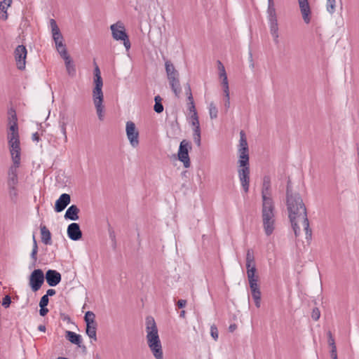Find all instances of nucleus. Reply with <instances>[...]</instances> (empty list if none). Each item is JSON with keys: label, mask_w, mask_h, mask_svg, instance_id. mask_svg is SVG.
<instances>
[{"label": "nucleus", "mask_w": 359, "mask_h": 359, "mask_svg": "<svg viewBox=\"0 0 359 359\" xmlns=\"http://www.w3.org/2000/svg\"><path fill=\"white\" fill-rule=\"evenodd\" d=\"M286 198L289 218L295 236H299L300 233L299 224H301L304 229L306 238L308 241L311 240L312 231L309 227L306 206L299 194L292 191L290 181H288L287 184Z\"/></svg>", "instance_id": "f257e3e1"}, {"label": "nucleus", "mask_w": 359, "mask_h": 359, "mask_svg": "<svg viewBox=\"0 0 359 359\" xmlns=\"http://www.w3.org/2000/svg\"><path fill=\"white\" fill-rule=\"evenodd\" d=\"M147 342L151 352L156 359H163L161 342L158 328L153 317L146 318Z\"/></svg>", "instance_id": "f03ea898"}, {"label": "nucleus", "mask_w": 359, "mask_h": 359, "mask_svg": "<svg viewBox=\"0 0 359 359\" xmlns=\"http://www.w3.org/2000/svg\"><path fill=\"white\" fill-rule=\"evenodd\" d=\"M95 87L93 90V100L100 121L104 119V106L102 104L104 95L102 93V79L101 76L94 77Z\"/></svg>", "instance_id": "7ed1b4c3"}, {"label": "nucleus", "mask_w": 359, "mask_h": 359, "mask_svg": "<svg viewBox=\"0 0 359 359\" xmlns=\"http://www.w3.org/2000/svg\"><path fill=\"white\" fill-rule=\"evenodd\" d=\"M250 174V161H238V175L241 187L245 193L249 191Z\"/></svg>", "instance_id": "20e7f679"}, {"label": "nucleus", "mask_w": 359, "mask_h": 359, "mask_svg": "<svg viewBox=\"0 0 359 359\" xmlns=\"http://www.w3.org/2000/svg\"><path fill=\"white\" fill-rule=\"evenodd\" d=\"M110 29L113 38L117 41H123L126 50H129L131 44L123 22L118 21L115 24L111 25Z\"/></svg>", "instance_id": "39448f33"}, {"label": "nucleus", "mask_w": 359, "mask_h": 359, "mask_svg": "<svg viewBox=\"0 0 359 359\" xmlns=\"http://www.w3.org/2000/svg\"><path fill=\"white\" fill-rule=\"evenodd\" d=\"M8 139L12 161L20 162V147L19 135H16L15 133L8 134Z\"/></svg>", "instance_id": "423d86ee"}, {"label": "nucleus", "mask_w": 359, "mask_h": 359, "mask_svg": "<svg viewBox=\"0 0 359 359\" xmlns=\"http://www.w3.org/2000/svg\"><path fill=\"white\" fill-rule=\"evenodd\" d=\"M238 161H249V148L247 142L245 133L243 130L240 132V140L238 144Z\"/></svg>", "instance_id": "0eeeda50"}, {"label": "nucleus", "mask_w": 359, "mask_h": 359, "mask_svg": "<svg viewBox=\"0 0 359 359\" xmlns=\"http://www.w3.org/2000/svg\"><path fill=\"white\" fill-rule=\"evenodd\" d=\"M44 282V274L41 269H34L29 276V285L33 292L38 291Z\"/></svg>", "instance_id": "6e6552de"}, {"label": "nucleus", "mask_w": 359, "mask_h": 359, "mask_svg": "<svg viewBox=\"0 0 359 359\" xmlns=\"http://www.w3.org/2000/svg\"><path fill=\"white\" fill-rule=\"evenodd\" d=\"M191 148L190 144L184 140L180 142L178 151V159L183 163L184 168H189L191 162L189 156V149Z\"/></svg>", "instance_id": "1a4fd4ad"}, {"label": "nucleus", "mask_w": 359, "mask_h": 359, "mask_svg": "<svg viewBox=\"0 0 359 359\" xmlns=\"http://www.w3.org/2000/svg\"><path fill=\"white\" fill-rule=\"evenodd\" d=\"M27 48L23 45H18L14 51L15 60L18 69L23 70L25 69Z\"/></svg>", "instance_id": "9d476101"}, {"label": "nucleus", "mask_w": 359, "mask_h": 359, "mask_svg": "<svg viewBox=\"0 0 359 359\" xmlns=\"http://www.w3.org/2000/svg\"><path fill=\"white\" fill-rule=\"evenodd\" d=\"M126 135L130 144L133 147H136L139 144V132L136 128L135 124L133 121L126 123Z\"/></svg>", "instance_id": "9b49d317"}, {"label": "nucleus", "mask_w": 359, "mask_h": 359, "mask_svg": "<svg viewBox=\"0 0 359 359\" xmlns=\"http://www.w3.org/2000/svg\"><path fill=\"white\" fill-rule=\"evenodd\" d=\"M50 25L51 27L53 39L55 41L57 50L65 48L66 46L63 43V36L60 31V29L56 23V21L53 19H50Z\"/></svg>", "instance_id": "f8f14e48"}, {"label": "nucleus", "mask_w": 359, "mask_h": 359, "mask_svg": "<svg viewBox=\"0 0 359 359\" xmlns=\"http://www.w3.org/2000/svg\"><path fill=\"white\" fill-rule=\"evenodd\" d=\"M20 165V162L13 161V164L8 170L7 186H18V169Z\"/></svg>", "instance_id": "ddd939ff"}, {"label": "nucleus", "mask_w": 359, "mask_h": 359, "mask_svg": "<svg viewBox=\"0 0 359 359\" xmlns=\"http://www.w3.org/2000/svg\"><path fill=\"white\" fill-rule=\"evenodd\" d=\"M262 219H276L275 205L273 200H266V201H262Z\"/></svg>", "instance_id": "4468645a"}, {"label": "nucleus", "mask_w": 359, "mask_h": 359, "mask_svg": "<svg viewBox=\"0 0 359 359\" xmlns=\"http://www.w3.org/2000/svg\"><path fill=\"white\" fill-rule=\"evenodd\" d=\"M44 279L49 286L55 287L60 283L62 276L56 270L48 269L44 275Z\"/></svg>", "instance_id": "2eb2a0df"}, {"label": "nucleus", "mask_w": 359, "mask_h": 359, "mask_svg": "<svg viewBox=\"0 0 359 359\" xmlns=\"http://www.w3.org/2000/svg\"><path fill=\"white\" fill-rule=\"evenodd\" d=\"M68 237L72 241H79L82 238V231L79 224L77 223H72L69 224L67 229Z\"/></svg>", "instance_id": "dca6fc26"}, {"label": "nucleus", "mask_w": 359, "mask_h": 359, "mask_svg": "<svg viewBox=\"0 0 359 359\" xmlns=\"http://www.w3.org/2000/svg\"><path fill=\"white\" fill-rule=\"evenodd\" d=\"M71 197L68 194H62L59 198L56 201L55 204V210L57 212H60L65 209V208L70 203Z\"/></svg>", "instance_id": "f3484780"}, {"label": "nucleus", "mask_w": 359, "mask_h": 359, "mask_svg": "<svg viewBox=\"0 0 359 359\" xmlns=\"http://www.w3.org/2000/svg\"><path fill=\"white\" fill-rule=\"evenodd\" d=\"M300 11L305 23L309 24L311 21V8L308 0H298Z\"/></svg>", "instance_id": "a211bd4d"}, {"label": "nucleus", "mask_w": 359, "mask_h": 359, "mask_svg": "<svg viewBox=\"0 0 359 359\" xmlns=\"http://www.w3.org/2000/svg\"><path fill=\"white\" fill-rule=\"evenodd\" d=\"M271 178L269 176L266 175L263 177V183L262 188V201H266V200H273L271 196Z\"/></svg>", "instance_id": "6ab92c4d"}, {"label": "nucleus", "mask_w": 359, "mask_h": 359, "mask_svg": "<svg viewBox=\"0 0 359 359\" xmlns=\"http://www.w3.org/2000/svg\"><path fill=\"white\" fill-rule=\"evenodd\" d=\"M218 63L219 65V76L221 78H222V85L223 87V91L224 93V96L228 97V93H229V88L227 75H226L224 67L223 66L222 62L220 61H218Z\"/></svg>", "instance_id": "aec40b11"}, {"label": "nucleus", "mask_w": 359, "mask_h": 359, "mask_svg": "<svg viewBox=\"0 0 359 359\" xmlns=\"http://www.w3.org/2000/svg\"><path fill=\"white\" fill-rule=\"evenodd\" d=\"M266 13L269 22H278V18L273 0H268V8Z\"/></svg>", "instance_id": "412c9836"}, {"label": "nucleus", "mask_w": 359, "mask_h": 359, "mask_svg": "<svg viewBox=\"0 0 359 359\" xmlns=\"http://www.w3.org/2000/svg\"><path fill=\"white\" fill-rule=\"evenodd\" d=\"M79 208L76 205L69 206L65 214V218L72 221L79 219Z\"/></svg>", "instance_id": "4be33fe9"}, {"label": "nucleus", "mask_w": 359, "mask_h": 359, "mask_svg": "<svg viewBox=\"0 0 359 359\" xmlns=\"http://www.w3.org/2000/svg\"><path fill=\"white\" fill-rule=\"evenodd\" d=\"M247 276H248L251 292H255L256 290H259V287L257 284L258 276H256L255 273H253L252 269L248 270V271H247Z\"/></svg>", "instance_id": "5701e85b"}, {"label": "nucleus", "mask_w": 359, "mask_h": 359, "mask_svg": "<svg viewBox=\"0 0 359 359\" xmlns=\"http://www.w3.org/2000/svg\"><path fill=\"white\" fill-rule=\"evenodd\" d=\"M262 223L265 234L271 236L276 229V219H262Z\"/></svg>", "instance_id": "b1692460"}, {"label": "nucleus", "mask_w": 359, "mask_h": 359, "mask_svg": "<svg viewBox=\"0 0 359 359\" xmlns=\"http://www.w3.org/2000/svg\"><path fill=\"white\" fill-rule=\"evenodd\" d=\"M246 268L247 271L248 270H253V273H256V266L255 264V256L254 252L252 250L249 249L246 253Z\"/></svg>", "instance_id": "393cba45"}, {"label": "nucleus", "mask_w": 359, "mask_h": 359, "mask_svg": "<svg viewBox=\"0 0 359 359\" xmlns=\"http://www.w3.org/2000/svg\"><path fill=\"white\" fill-rule=\"evenodd\" d=\"M41 241L45 245H51V233L45 225L40 226Z\"/></svg>", "instance_id": "a878e982"}, {"label": "nucleus", "mask_w": 359, "mask_h": 359, "mask_svg": "<svg viewBox=\"0 0 359 359\" xmlns=\"http://www.w3.org/2000/svg\"><path fill=\"white\" fill-rule=\"evenodd\" d=\"M65 337L67 339H68L72 344L81 346L80 344L82 341V338L80 334H78L72 331H66Z\"/></svg>", "instance_id": "bb28decb"}, {"label": "nucleus", "mask_w": 359, "mask_h": 359, "mask_svg": "<svg viewBox=\"0 0 359 359\" xmlns=\"http://www.w3.org/2000/svg\"><path fill=\"white\" fill-rule=\"evenodd\" d=\"M11 3L12 0H4L0 2V18L4 20H6L8 18L6 9L11 6Z\"/></svg>", "instance_id": "cd10ccee"}, {"label": "nucleus", "mask_w": 359, "mask_h": 359, "mask_svg": "<svg viewBox=\"0 0 359 359\" xmlns=\"http://www.w3.org/2000/svg\"><path fill=\"white\" fill-rule=\"evenodd\" d=\"M169 83L170 86V88L173 93H175V96L177 97H180V95L181 93V86L180 83L179 78L173 79L171 81H169Z\"/></svg>", "instance_id": "c85d7f7f"}, {"label": "nucleus", "mask_w": 359, "mask_h": 359, "mask_svg": "<svg viewBox=\"0 0 359 359\" xmlns=\"http://www.w3.org/2000/svg\"><path fill=\"white\" fill-rule=\"evenodd\" d=\"M270 33L273 38V41L276 43H278V22H269Z\"/></svg>", "instance_id": "c756f323"}, {"label": "nucleus", "mask_w": 359, "mask_h": 359, "mask_svg": "<svg viewBox=\"0 0 359 359\" xmlns=\"http://www.w3.org/2000/svg\"><path fill=\"white\" fill-rule=\"evenodd\" d=\"M97 324L86 325V334L90 338L97 341L96 330Z\"/></svg>", "instance_id": "7c9ffc66"}, {"label": "nucleus", "mask_w": 359, "mask_h": 359, "mask_svg": "<svg viewBox=\"0 0 359 359\" xmlns=\"http://www.w3.org/2000/svg\"><path fill=\"white\" fill-rule=\"evenodd\" d=\"M65 63L67 74L72 77L76 75V68L72 58L65 60Z\"/></svg>", "instance_id": "2f4dec72"}, {"label": "nucleus", "mask_w": 359, "mask_h": 359, "mask_svg": "<svg viewBox=\"0 0 359 359\" xmlns=\"http://www.w3.org/2000/svg\"><path fill=\"white\" fill-rule=\"evenodd\" d=\"M84 320L86 325L97 324L95 321V315L93 311H87L84 316Z\"/></svg>", "instance_id": "473e14b6"}, {"label": "nucleus", "mask_w": 359, "mask_h": 359, "mask_svg": "<svg viewBox=\"0 0 359 359\" xmlns=\"http://www.w3.org/2000/svg\"><path fill=\"white\" fill-rule=\"evenodd\" d=\"M13 114L11 115L12 119L14 121L13 124L10 126V130L11 133L8 134H16V135H19L18 134V124H17V116L15 114V111H13Z\"/></svg>", "instance_id": "72a5a7b5"}, {"label": "nucleus", "mask_w": 359, "mask_h": 359, "mask_svg": "<svg viewBox=\"0 0 359 359\" xmlns=\"http://www.w3.org/2000/svg\"><path fill=\"white\" fill-rule=\"evenodd\" d=\"M9 196L11 201H16L18 196L17 186H8Z\"/></svg>", "instance_id": "f704fd0d"}, {"label": "nucleus", "mask_w": 359, "mask_h": 359, "mask_svg": "<svg viewBox=\"0 0 359 359\" xmlns=\"http://www.w3.org/2000/svg\"><path fill=\"white\" fill-rule=\"evenodd\" d=\"M252 297L255 301V304L256 307L259 308L261 304V292L259 290H256L252 292Z\"/></svg>", "instance_id": "c9c22d12"}, {"label": "nucleus", "mask_w": 359, "mask_h": 359, "mask_svg": "<svg viewBox=\"0 0 359 359\" xmlns=\"http://www.w3.org/2000/svg\"><path fill=\"white\" fill-rule=\"evenodd\" d=\"M209 114L211 119H215L217 117L218 110L213 102H211L209 105Z\"/></svg>", "instance_id": "e433bc0d"}, {"label": "nucleus", "mask_w": 359, "mask_h": 359, "mask_svg": "<svg viewBox=\"0 0 359 359\" xmlns=\"http://www.w3.org/2000/svg\"><path fill=\"white\" fill-rule=\"evenodd\" d=\"M326 8L328 13L333 14L336 11V0H327Z\"/></svg>", "instance_id": "4c0bfd02"}, {"label": "nucleus", "mask_w": 359, "mask_h": 359, "mask_svg": "<svg viewBox=\"0 0 359 359\" xmlns=\"http://www.w3.org/2000/svg\"><path fill=\"white\" fill-rule=\"evenodd\" d=\"M59 123H60V128L61 132H62V135H64L65 142H67V130H66L67 123L65 121V118H63L62 120H60Z\"/></svg>", "instance_id": "58836bf2"}, {"label": "nucleus", "mask_w": 359, "mask_h": 359, "mask_svg": "<svg viewBox=\"0 0 359 359\" xmlns=\"http://www.w3.org/2000/svg\"><path fill=\"white\" fill-rule=\"evenodd\" d=\"M165 72L167 75L168 74H172V72L177 71L173 65V64L170 60H166L165 62Z\"/></svg>", "instance_id": "ea45409f"}, {"label": "nucleus", "mask_w": 359, "mask_h": 359, "mask_svg": "<svg viewBox=\"0 0 359 359\" xmlns=\"http://www.w3.org/2000/svg\"><path fill=\"white\" fill-rule=\"evenodd\" d=\"M193 139L194 142L196 144L198 147H201V131H196L193 132Z\"/></svg>", "instance_id": "a19ab883"}, {"label": "nucleus", "mask_w": 359, "mask_h": 359, "mask_svg": "<svg viewBox=\"0 0 359 359\" xmlns=\"http://www.w3.org/2000/svg\"><path fill=\"white\" fill-rule=\"evenodd\" d=\"M320 317V311L318 308L315 307L313 309L312 313H311V318L314 320H318Z\"/></svg>", "instance_id": "79ce46f5"}, {"label": "nucleus", "mask_w": 359, "mask_h": 359, "mask_svg": "<svg viewBox=\"0 0 359 359\" xmlns=\"http://www.w3.org/2000/svg\"><path fill=\"white\" fill-rule=\"evenodd\" d=\"M60 56L64 59V60H67L71 58V57L69 55L67 48L60 49V50H57Z\"/></svg>", "instance_id": "37998d69"}, {"label": "nucleus", "mask_w": 359, "mask_h": 359, "mask_svg": "<svg viewBox=\"0 0 359 359\" xmlns=\"http://www.w3.org/2000/svg\"><path fill=\"white\" fill-rule=\"evenodd\" d=\"M210 334L215 340L218 339V330L216 325H212L210 327Z\"/></svg>", "instance_id": "c03bdc74"}, {"label": "nucleus", "mask_w": 359, "mask_h": 359, "mask_svg": "<svg viewBox=\"0 0 359 359\" xmlns=\"http://www.w3.org/2000/svg\"><path fill=\"white\" fill-rule=\"evenodd\" d=\"M11 303V299L9 295H6L2 300V306L5 308H8L10 306V304Z\"/></svg>", "instance_id": "a18cd8bd"}, {"label": "nucleus", "mask_w": 359, "mask_h": 359, "mask_svg": "<svg viewBox=\"0 0 359 359\" xmlns=\"http://www.w3.org/2000/svg\"><path fill=\"white\" fill-rule=\"evenodd\" d=\"M49 302V299L45 294L41 297L39 302V306H47Z\"/></svg>", "instance_id": "49530a36"}, {"label": "nucleus", "mask_w": 359, "mask_h": 359, "mask_svg": "<svg viewBox=\"0 0 359 359\" xmlns=\"http://www.w3.org/2000/svg\"><path fill=\"white\" fill-rule=\"evenodd\" d=\"M154 109L158 114H160V113L163 112V106L162 103L161 102H160V103H158V102L155 103L154 107Z\"/></svg>", "instance_id": "de8ad7c7"}, {"label": "nucleus", "mask_w": 359, "mask_h": 359, "mask_svg": "<svg viewBox=\"0 0 359 359\" xmlns=\"http://www.w3.org/2000/svg\"><path fill=\"white\" fill-rule=\"evenodd\" d=\"M37 252H38V246H35V248H32V251L31 253V258L33 259L34 263H35L37 260Z\"/></svg>", "instance_id": "09e8293b"}, {"label": "nucleus", "mask_w": 359, "mask_h": 359, "mask_svg": "<svg viewBox=\"0 0 359 359\" xmlns=\"http://www.w3.org/2000/svg\"><path fill=\"white\" fill-rule=\"evenodd\" d=\"M189 123L193 127V132L196 131V130H197V131H201L199 121H189Z\"/></svg>", "instance_id": "8fccbe9b"}, {"label": "nucleus", "mask_w": 359, "mask_h": 359, "mask_svg": "<svg viewBox=\"0 0 359 359\" xmlns=\"http://www.w3.org/2000/svg\"><path fill=\"white\" fill-rule=\"evenodd\" d=\"M187 109L190 114L197 112L194 102H187Z\"/></svg>", "instance_id": "3c124183"}, {"label": "nucleus", "mask_w": 359, "mask_h": 359, "mask_svg": "<svg viewBox=\"0 0 359 359\" xmlns=\"http://www.w3.org/2000/svg\"><path fill=\"white\" fill-rule=\"evenodd\" d=\"M168 81H171L173 79L179 78V73L177 71H175L172 72V74H168L167 75Z\"/></svg>", "instance_id": "603ef678"}, {"label": "nucleus", "mask_w": 359, "mask_h": 359, "mask_svg": "<svg viewBox=\"0 0 359 359\" xmlns=\"http://www.w3.org/2000/svg\"><path fill=\"white\" fill-rule=\"evenodd\" d=\"M189 121H199L197 112L190 114Z\"/></svg>", "instance_id": "864d4df0"}, {"label": "nucleus", "mask_w": 359, "mask_h": 359, "mask_svg": "<svg viewBox=\"0 0 359 359\" xmlns=\"http://www.w3.org/2000/svg\"><path fill=\"white\" fill-rule=\"evenodd\" d=\"M40 308H41L39 310L40 316H45L48 313V309L46 308V306H40Z\"/></svg>", "instance_id": "5fc2aeb1"}, {"label": "nucleus", "mask_w": 359, "mask_h": 359, "mask_svg": "<svg viewBox=\"0 0 359 359\" xmlns=\"http://www.w3.org/2000/svg\"><path fill=\"white\" fill-rule=\"evenodd\" d=\"M186 304H187V300H185V299H180L177 302V306L179 308H184L186 306Z\"/></svg>", "instance_id": "6e6d98bb"}, {"label": "nucleus", "mask_w": 359, "mask_h": 359, "mask_svg": "<svg viewBox=\"0 0 359 359\" xmlns=\"http://www.w3.org/2000/svg\"><path fill=\"white\" fill-rule=\"evenodd\" d=\"M185 93H186V95H189L190 94H192L191 93V86H190V84L189 83H187L186 85H185Z\"/></svg>", "instance_id": "4d7b16f0"}, {"label": "nucleus", "mask_w": 359, "mask_h": 359, "mask_svg": "<svg viewBox=\"0 0 359 359\" xmlns=\"http://www.w3.org/2000/svg\"><path fill=\"white\" fill-rule=\"evenodd\" d=\"M55 290L54 289H48L46 292V294H45L46 296H47L48 297L49 296H53L55 294Z\"/></svg>", "instance_id": "13d9d810"}, {"label": "nucleus", "mask_w": 359, "mask_h": 359, "mask_svg": "<svg viewBox=\"0 0 359 359\" xmlns=\"http://www.w3.org/2000/svg\"><path fill=\"white\" fill-rule=\"evenodd\" d=\"M226 97V100L224 102V107H225L226 109L227 110L230 107L229 93H228V97Z\"/></svg>", "instance_id": "bf43d9fd"}, {"label": "nucleus", "mask_w": 359, "mask_h": 359, "mask_svg": "<svg viewBox=\"0 0 359 359\" xmlns=\"http://www.w3.org/2000/svg\"><path fill=\"white\" fill-rule=\"evenodd\" d=\"M236 329H237V325L235 323L231 324L229 327V331L231 332H234Z\"/></svg>", "instance_id": "052dcab7"}, {"label": "nucleus", "mask_w": 359, "mask_h": 359, "mask_svg": "<svg viewBox=\"0 0 359 359\" xmlns=\"http://www.w3.org/2000/svg\"><path fill=\"white\" fill-rule=\"evenodd\" d=\"M39 140H40V137H39L38 133H35L32 135V140L33 141L39 142Z\"/></svg>", "instance_id": "680f3d73"}, {"label": "nucleus", "mask_w": 359, "mask_h": 359, "mask_svg": "<svg viewBox=\"0 0 359 359\" xmlns=\"http://www.w3.org/2000/svg\"><path fill=\"white\" fill-rule=\"evenodd\" d=\"M101 76L100 75V71L98 67V66L96 65L95 70H94V76Z\"/></svg>", "instance_id": "e2e57ef3"}, {"label": "nucleus", "mask_w": 359, "mask_h": 359, "mask_svg": "<svg viewBox=\"0 0 359 359\" xmlns=\"http://www.w3.org/2000/svg\"><path fill=\"white\" fill-rule=\"evenodd\" d=\"M330 355L332 359H337V351H331Z\"/></svg>", "instance_id": "0e129e2a"}, {"label": "nucleus", "mask_w": 359, "mask_h": 359, "mask_svg": "<svg viewBox=\"0 0 359 359\" xmlns=\"http://www.w3.org/2000/svg\"><path fill=\"white\" fill-rule=\"evenodd\" d=\"M162 98L159 95H156L154 97L155 103H160L161 102Z\"/></svg>", "instance_id": "69168bd1"}, {"label": "nucleus", "mask_w": 359, "mask_h": 359, "mask_svg": "<svg viewBox=\"0 0 359 359\" xmlns=\"http://www.w3.org/2000/svg\"><path fill=\"white\" fill-rule=\"evenodd\" d=\"M328 344L332 346H334L335 345V341H334V339H328Z\"/></svg>", "instance_id": "338daca9"}, {"label": "nucleus", "mask_w": 359, "mask_h": 359, "mask_svg": "<svg viewBox=\"0 0 359 359\" xmlns=\"http://www.w3.org/2000/svg\"><path fill=\"white\" fill-rule=\"evenodd\" d=\"M38 330L41 332H45L46 331V326L44 325H40L38 327Z\"/></svg>", "instance_id": "774afa93"}]
</instances>
